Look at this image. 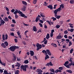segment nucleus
<instances>
[{
	"label": "nucleus",
	"mask_w": 74,
	"mask_h": 74,
	"mask_svg": "<svg viewBox=\"0 0 74 74\" xmlns=\"http://www.w3.org/2000/svg\"><path fill=\"white\" fill-rule=\"evenodd\" d=\"M29 68L28 65H22L21 66V68L23 69V71H27V68Z\"/></svg>",
	"instance_id": "nucleus-1"
},
{
	"label": "nucleus",
	"mask_w": 74,
	"mask_h": 74,
	"mask_svg": "<svg viewBox=\"0 0 74 74\" xmlns=\"http://www.w3.org/2000/svg\"><path fill=\"white\" fill-rule=\"evenodd\" d=\"M36 47H37V49H36V51H39L40 49H41L42 48L41 45L40 44L38 43H37V44L36 45Z\"/></svg>",
	"instance_id": "nucleus-2"
},
{
	"label": "nucleus",
	"mask_w": 74,
	"mask_h": 74,
	"mask_svg": "<svg viewBox=\"0 0 74 74\" xmlns=\"http://www.w3.org/2000/svg\"><path fill=\"white\" fill-rule=\"evenodd\" d=\"M8 49H10V51H14L15 50L14 46L10 47V48H8Z\"/></svg>",
	"instance_id": "nucleus-3"
},
{
	"label": "nucleus",
	"mask_w": 74,
	"mask_h": 74,
	"mask_svg": "<svg viewBox=\"0 0 74 74\" xmlns=\"http://www.w3.org/2000/svg\"><path fill=\"white\" fill-rule=\"evenodd\" d=\"M5 37L4 34H3V40H7L8 39V35L7 34L5 35Z\"/></svg>",
	"instance_id": "nucleus-4"
},
{
	"label": "nucleus",
	"mask_w": 74,
	"mask_h": 74,
	"mask_svg": "<svg viewBox=\"0 0 74 74\" xmlns=\"http://www.w3.org/2000/svg\"><path fill=\"white\" fill-rule=\"evenodd\" d=\"M20 12H21V11L19 10L16 9L14 13V14H16L17 13H18V14H20Z\"/></svg>",
	"instance_id": "nucleus-5"
},
{
	"label": "nucleus",
	"mask_w": 74,
	"mask_h": 74,
	"mask_svg": "<svg viewBox=\"0 0 74 74\" xmlns=\"http://www.w3.org/2000/svg\"><path fill=\"white\" fill-rule=\"evenodd\" d=\"M49 65L50 66H53V64H52L51 62H50L49 63H47V64H46V66H49Z\"/></svg>",
	"instance_id": "nucleus-6"
},
{
	"label": "nucleus",
	"mask_w": 74,
	"mask_h": 74,
	"mask_svg": "<svg viewBox=\"0 0 74 74\" xmlns=\"http://www.w3.org/2000/svg\"><path fill=\"white\" fill-rule=\"evenodd\" d=\"M12 55H13V57L14 58L13 59V60L14 61H15L16 59V58H17L16 56L14 53H13Z\"/></svg>",
	"instance_id": "nucleus-7"
},
{
	"label": "nucleus",
	"mask_w": 74,
	"mask_h": 74,
	"mask_svg": "<svg viewBox=\"0 0 74 74\" xmlns=\"http://www.w3.org/2000/svg\"><path fill=\"white\" fill-rule=\"evenodd\" d=\"M46 52H47V53L48 54V55H49L50 56L51 55V52L49 50V49H46Z\"/></svg>",
	"instance_id": "nucleus-8"
},
{
	"label": "nucleus",
	"mask_w": 74,
	"mask_h": 74,
	"mask_svg": "<svg viewBox=\"0 0 74 74\" xmlns=\"http://www.w3.org/2000/svg\"><path fill=\"white\" fill-rule=\"evenodd\" d=\"M3 20L5 22H8L9 21V19L7 17H5V18L3 19Z\"/></svg>",
	"instance_id": "nucleus-9"
},
{
	"label": "nucleus",
	"mask_w": 74,
	"mask_h": 74,
	"mask_svg": "<svg viewBox=\"0 0 74 74\" xmlns=\"http://www.w3.org/2000/svg\"><path fill=\"white\" fill-rule=\"evenodd\" d=\"M33 30L35 32H36L37 31V29L36 26H33Z\"/></svg>",
	"instance_id": "nucleus-10"
},
{
	"label": "nucleus",
	"mask_w": 74,
	"mask_h": 74,
	"mask_svg": "<svg viewBox=\"0 0 74 74\" xmlns=\"http://www.w3.org/2000/svg\"><path fill=\"white\" fill-rule=\"evenodd\" d=\"M36 72L39 73V72H43V71L41 70V69H38L37 70H36Z\"/></svg>",
	"instance_id": "nucleus-11"
},
{
	"label": "nucleus",
	"mask_w": 74,
	"mask_h": 74,
	"mask_svg": "<svg viewBox=\"0 0 74 74\" xmlns=\"http://www.w3.org/2000/svg\"><path fill=\"white\" fill-rule=\"evenodd\" d=\"M30 55L31 56H34V51H33L30 50Z\"/></svg>",
	"instance_id": "nucleus-12"
},
{
	"label": "nucleus",
	"mask_w": 74,
	"mask_h": 74,
	"mask_svg": "<svg viewBox=\"0 0 74 74\" xmlns=\"http://www.w3.org/2000/svg\"><path fill=\"white\" fill-rule=\"evenodd\" d=\"M0 63L2 65H3L4 66H5V63H3V62H1V60L0 59Z\"/></svg>",
	"instance_id": "nucleus-13"
},
{
	"label": "nucleus",
	"mask_w": 74,
	"mask_h": 74,
	"mask_svg": "<svg viewBox=\"0 0 74 74\" xmlns=\"http://www.w3.org/2000/svg\"><path fill=\"white\" fill-rule=\"evenodd\" d=\"M0 21L2 25H3V24L5 23V21L3 19H1Z\"/></svg>",
	"instance_id": "nucleus-14"
},
{
	"label": "nucleus",
	"mask_w": 74,
	"mask_h": 74,
	"mask_svg": "<svg viewBox=\"0 0 74 74\" xmlns=\"http://www.w3.org/2000/svg\"><path fill=\"white\" fill-rule=\"evenodd\" d=\"M40 16L42 17L45 18V15H44V13H40Z\"/></svg>",
	"instance_id": "nucleus-15"
},
{
	"label": "nucleus",
	"mask_w": 74,
	"mask_h": 74,
	"mask_svg": "<svg viewBox=\"0 0 74 74\" xmlns=\"http://www.w3.org/2000/svg\"><path fill=\"white\" fill-rule=\"evenodd\" d=\"M54 16L57 19H59L61 17V16H58L57 15H55Z\"/></svg>",
	"instance_id": "nucleus-16"
},
{
	"label": "nucleus",
	"mask_w": 74,
	"mask_h": 74,
	"mask_svg": "<svg viewBox=\"0 0 74 74\" xmlns=\"http://www.w3.org/2000/svg\"><path fill=\"white\" fill-rule=\"evenodd\" d=\"M66 71L71 74L72 73H73L72 71L70 69L67 70Z\"/></svg>",
	"instance_id": "nucleus-17"
},
{
	"label": "nucleus",
	"mask_w": 74,
	"mask_h": 74,
	"mask_svg": "<svg viewBox=\"0 0 74 74\" xmlns=\"http://www.w3.org/2000/svg\"><path fill=\"white\" fill-rule=\"evenodd\" d=\"M19 13V14L21 15V16L22 17H24L25 16V15L22 12H21Z\"/></svg>",
	"instance_id": "nucleus-18"
},
{
	"label": "nucleus",
	"mask_w": 74,
	"mask_h": 74,
	"mask_svg": "<svg viewBox=\"0 0 74 74\" xmlns=\"http://www.w3.org/2000/svg\"><path fill=\"white\" fill-rule=\"evenodd\" d=\"M1 46L2 47H3V48H6V46L5 45V44L4 43H2L1 44Z\"/></svg>",
	"instance_id": "nucleus-19"
},
{
	"label": "nucleus",
	"mask_w": 74,
	"mask_h": 74,
	"mask_svg": "<svg viewBox=\"0 0 74 74\" xmlns=\"http://www.w3.org/2000/svg\"><path fill=\"white\" fill-rule=\"evenodd\" d=\"M49 56L47 55L46 54V56H45V60H47L48 59H49Z\"/></svg>",
	"instance_id": "nucleus-20"
},
{
	"label": "nucleus",
	"mask_w": 74,
	"mask_h": 74,
	"mask_svg": "<svg viewBox=\"0 0 74 74\" xmlns=\"http://www.w3.org/2000/svg\"><path fill=\"white\" fill-rule=\"evenodd\" d=\"M47 7H48V8H49L50 10H52L53 9V6L52 5H49L48 6H47Z\"/></svg>",
	"instance_id": "nucleus-21"
},
{
	"label": "nucleus",
	"mask_w": 74,
	"mask_h": 74,
	"mask_svg": "<svg viewBox=\"0 0 74 74\" xmlns=\"http://www.w3.org/2000/svg\"><path fill=\"white\" fill-rule=\"evenodd\" d=\"M26 9V7L24 6L23 7V8H22V10L23 11H25Z\"/></svg>",
	"instance_id": "nucleus-22"
},
{
	"label": "nucleus",
	"mask_w": 74,
	"mask_h": 74,
	"mask_svg": "<svg viewBox=\"0 0 74 74\" xmlns=\"http://www.w3.org/2000/svg\"><path fill=\"white\" fill-rule=\"evenodd\" d=\"M54 14L55 15H57V14H58V11L56 9L55 10L54 12H53Z\"/></svg>",
	"instance_id": "nucleus-23"
},
{
	"label": "nucleus",
	"mask_w": 74,
	"mask_h": 74,
	"mask_svg": "<svg viewBox=\"0 0 74 74\" xmlns=\"http://www.w3.org/2000/svg\"><path fill=\"white\" fill-rule=\"evenodd\" d=\"M50 38L49 34H47V35H46V38L47 39H48Z\"/></svg>",
	"instance_id": "nucleus-24"
},
{
	"label": "nucleus",
	"mask_w": 74,
	"mask_h": 74,
	"mask_svg": "<svg viewBox=\"0 0 74 74\" xmlns=\"http://www.w3.org/2000/svg\"><path fill=\"white\" fill-rule=\"evenodd\" d=\"M62 38V36L61 35H58L57 37V38L58 39H61Z\"/></svg>",
	"instance_id": "nucleus-25"
},
{
	"label": "nucleus",
	"mask_w": 74,
	"mask_h": 74,
	"mask_svg": "<svg viewBox=\"0 0 74 74\" xmlns=\"http://www.w3.org/2000/svg\"><path fill=\"white\" fill-rule=\"evenodd\" d=\"M4 44L5 45V46L7 47L8 46V43L7 41H5L4 42Z\"/></svg>",
	"instance_id": "nucleus-26"
},
{
	"label": "nucleus",
	"mask_w": 74,
	"mask_h": 74,
	"mask_svg": "<svg viewBox=\"0 0 74 74\" xmlns=\"http://www.w3.org/2000/svg\"><path fill=\"white\" fill-rule=\"evenodd\" d=\"M69 25H70V27L71 28H73V24H72L71 23H69Z\"/></svg>",
	"instance_id": "nucleus-27"
},
{
	"label": "nucleus",
	"mask_w": 74,
	"mask_h": 74,
	"mask_svg": "<svg viewBox=\"0 0 74 74\" xmlns=\"http://www.w3.org/2000/svg\"><path fill=\"white\" fill-rule=\"evenodd\" d=\"M70 4H74V0H71L70 1Z\"/></svg>",
	"instance_id": "nucleus-28"
},
{
	"label": "nucleus",
	"mask_w": 74,
	"mask_h": 74,
	"mask_svg": "<svg viewBox=\"0 0 74 74\" xmlns=\"http://www.w3.org/2000/svg\"><path fill=\"white\" fill-rule=\"evenodd\" d=\"M22 3L23 4H24L25 5H26L27 4V3L25 1H22Z\"/></svg>",
	"instance_id": "nucleus-29"
},
{
	"label": "nucleus",
	"mask_w": 74,
	"mask_h": 74,
	"mask_svg": "<svg viewBox=\"0 0 74 74\" xmlns=\"http://www.w3.org/2000/svg\"><path fill=\"white\" fill-rule=\"evenodd\" d=\"M60 27V26L59 25H57L55 26V27L57 29H59Z\"/></svg>",
	"instance_id": "nucleus-30"
},
{
	"label": "nucleus",
	"mask_w": 74,
	"mask_h": 74,
	"mask_svg": "<svg viewBox=\"0 0 74 74\" xmlns=\"http://www.w3.org/2000/svg\"><path fill=\"white\" fill-rule=\"evenodd\" d=\"M15 66H18V67H20V64L19 63L17 62V64L15 65Z\"/></svg>",
	"instance_id": "nucleus-31"
},
{
	"label": "nucleus",
	"mask_w": 74,
	"mask_h": 74,
	"mask_svg": "<svg viewBox=\"0 0 74 74\" xmlns=\"http://www.w3.org/2000/svg\"><path fill=\"white\" fill-rule=\"evenodd\" d=\"M60 7L61 8V7L62 8H64V5L63 4H62L60 6Z\"/></svg>",
	"instance_id": "nucleus-32"
},
{
	"label": "nucleus",
	"mask_w": 74,
	"mask_h": 74,
	"mask_svg": "<svg viewBox=\"0 0 74 74\" xmlns=\"http://www.w3.org/2000/svg\"><path fill=\"white\" fill-rule=\"evenodd\" d=\"M50 71L52 72H53V73H55V71H54V70L53 69H50Z\"/></svg>",
	"instance_id": "nucleus-33"
},
{
	"label": "nucleus",
	"mask_w": 74,
	"mask_h": 74,
	"mask_svg": "<svg viewBox=\"0 0 74 74\" xmlns=\"http://www.w3.org/2000/svg\"><path fill=\"white\" fill-rule=\"evenodd\" d=\"M29 61L28 60H26L25 61L24 63L25 64H27L29 63Z\"/></svg>",
	"instance_id": "nucleus-34"
},
{
	"label": "nucleus",
	"mask_w": 74,
	"mask_h": 74,
	"mask_svg": "<svg viewBox=\"0 0 74 74\" xmlns=\"http://www.w3.org/2000/svg\"><path fill=\"white\" fill-rule=\"evenodd\" d=\"M19 71L18 70H16L15 72V74H19Z\"/></svg>",
	"instance_id": "nucleus-35"
},
{
	"label": "nucleus",
	"mask_w": 74,
	"mask_h": 74,
	"mask_svg": "<svg viewBox=\"0 0 74 74\" xmlns=\"http://www.w3.org/2000/svg\"><path fill=\"white\" fill-rule=\"evenodd\" d=\"M40 18H37L36 17V20H35V22H37L38 21L40 20Z\"/></svg>",
	"instance_id": "nucleus-36"
},
{
	"label": "nucleus",
	"mask_w": 74,
	"mask_h": 74,
	"mask_svg": "<svg viewBox=\"0 0 74 74\" xmlns=\"http://www.w3.org/2000/svg\"><path fill=\"white\" fill-rule=\"evenodd\" d=\"M8 73V72L7 71V70H4V72L3 73V74H7Z\"/></svg>",
	"instance_id": "nucleus-37"
},
{
	"label": "nucleus",
	"mask_w": 74,
	"mask_h": 74,
	"mask_svg": "<svg viewBox=\"0 0 74 74\" xmlns=\"http://www.w3.org/2000/svg\"><path fill=\"white\" fill-rule=\"evenodd\" d=\"M69 63V62L68 61H66L65 63L64 64V65L65 66V65L68 64Z\"/></svg>",
	"instance_id": "nucleus-38"
},
{
	"label": "nucleus",
	"mask_w": 74,
	"mask_h": 74,
	"mask_svg": "<svg viewBox=\"0 0 74 74\" xmlns=\"http://www.w3.org/2000/svg\"><path fill=\"white\" fill-rule=\"evenodd\" d=\"M51 19L53 20V21H55L56 20V18L54 17H53L51 18Z\"/></svg>",
	"instance_id": "nucleus-39"
},
{
	"label": "nucleus",
	"mask_w": 74,
	"mask_h": 74,
	"mask_svg": "<svg viewBox=\"0 0 74 74\" xmlns=\"http://www.w3.org/2000/svg\"><path fill=\"white\" fill-rule=\"evenodd\" d=\"M70 42V40L69 39H66V43H68Z\"/></svg>",
	"instance_id": "nucleus-40"
},
{
	"label": "nucleus",
	"mask_w": 74,
	"mask_h": 74,
	"mask_svg": "<svg viewBox=\"0 0 74 74\" xmlns=\"http://www.w3.org/2000/svg\"><path fill=\"white\" fill-rule=\"evenodd\" d=\"M64 66L66 68L68 69L70 68V66H69V65L68 64L65 65Z\"/></svg>",
	"instance_id": "nucleus-41"
},
{
	"label": "nucleus",
	"mask_w": 74,
	"mask_h": 74,
	"mask_svg": "<svg viewBox=\"0 0 74 74\" xmlns=\"http://www.w3.org/2000/svg\"><path fill=\"white\" fill-rule=\"evenodd\" d=\"M56 10L58 12V11H60V10H61V8H60V7L58 9Z\"/></svg>",
	"instance_id": "nucleus-42"
},
{
	"label": "nucleus",
	"mask_w": 74,
	"mask_h": 74,
	"mask_svg": "<svg viewBox=\"0 0 74 74\" xmlns=\"http://www.w3.org/2000/svg\"><path fill=\"white\" fill-rule=\"evenodd\" d=\"M64 34H67L68 33V32L67 30H66L65 31H64Z\"/></svg>",
	"instance_id": "nucleus-43"
},
{
	"label": "nucleus",
	"mask_w": 74,
	"mask_h": 74,
	"mask_svg": "<svg viewBox=\"0 0 74 74\" xmlns=\"http://www.w3.org/2000/svg\"><path fill=\"white\" fill-rule=\"evenodd\" d=\"M15 49H18L19 48V47L18 46H14Z\"/></svg>",
	"instance_id": "nucleus-44"
},
{
	"label": "nucleus",
	"mask_w": 74,
	"mask_h": 74,
	"mask_svg": "<svg viewBox=\"0 0 74 74\" xmlns=\"http://www.w3.org/2000/svg\"><path fill=\"white\" fill-rule=\"evenodd\" d=\"M42 53H45V54H47V52L46 51H45V50H43L42 51Z\"/></svg>",
	"instance_id": "nucleus-45"
},
{
	"label": "nucleus",
	"mask_w": 74,
	"mask_h": 74,
	"mask_svg": "<svg viewBox=\"0 0 74 74\" xmlns=\"http://www.w3.org/2000/svg\"><path fill=\"white\" fill-rule=\"evenodd\" d=\"M63 68L62 67H60L59 68V69L60 70H63Z\"/></svg>",
	"instance_id": "nucleus-46"
},
{
	"label": "nucleus",
	"mask_w": 74,
	"mask_h": 74,
	"mask_svg": "<svg viewBox=\"0 0 74 74\" xmlns=\"http://www.w3.org/2000/svg\"><path fill=\"white\" fill-rule=\"evenodd\" d=\"M73 49L72 48L71 50H70V53L71 54L73 52Z\"/></svg>",
	"instance_id": "nucleus-47"
},
{
	"label": "nucleus",
	"mask_w": 74,
	"mask_h": 74,
	"mask_svg": "<svg viewBox=\"0 0 74 74\" xmlns=\"http://www.w3.org/2000/svg\"><path fill=\"white\" fill-rule=\"evenodd\" d=\"M72 45V43L70 41L69 42V47H70Z\"/></svg>",
	"instance_id": "nucleus-48"
},
{
	"label": "nucleus",
	"mask_w": 74,
	"mask_h": 74,
	"mask_svg": "<svg viewBox=\"0 0 74 74\" xmlns=\"http://www.w3.org/2000/svg\"><path fill=\"white\" fill-rule=\"evenodd\" d=\"M15 18L16 19H17V18H18V15L17 14H15Z\"/></svg>",
	"instance_id": "nucleus-49"
},
{
	"label": "nucleus",
	"mask_w": 74,
	"mask_h": 74,
	"mask_svg": "<svg viewBox=\"0 0 74 74\" xmlns=\"http://www.w3.org/2000/svg\"><path fill=\"white\" fill-rule=\"evenodd\" d=\"M33 57H34V59H35V60H37L38 58L37 57V56H33Z\"/></svg>",
	"instance_id": "nucleus-50"
},
{
	"label": "nucleus",
	"mask_w": 74,
	"mask_h": 74,
	"mask_svg": "<svg viewBox=\"0 0 74 74\" xmlns=\"http://www.w3.org/2000/svg\"><path fill=\"white\" fill-rule=\"evenodd\" d=\"M36 2H37V1L34 0V1H33V4H36Z\"/></svg>",
	"instance_id": "nucleus-51"
},
{
	"label": "nucleus",
	"mask_w": 74,
	"mask_h": 74,
	"mask_svg": "<svg viewBox=\"0 0 74 74\" xmlns=\"http://www.w3.org/2000/svg\"><path fill=\"white\" fill-rule=\"evenodd\" d=\"M42 31V29H39V30H38V31L37 32V33H39L40 32H41Z\"/></svg>",
	"instance_id": "nucleus-52"
},
{
	"label": "nucleus",
	"mask_w": 74,
	"mask_h": 74,
	"mask_svg": "<svg viewBox=\"0 0 74 74\" xmlns=\"http://www.w3.org/2000/svg\"><path fill=\"white\" fill-rule=\"evenodd\" d=\"M74 30V29H71L70 32H73Z\"/></svg>",
	"instance_id": "nucleus-53"
},
{
	"label": "nucleus",
	"mask_w": 74,
	"mask_h": 74,
	"mask_svg": "<svg viewBox=\"0 0 74 74\" xmlns=\"http://www.w3.org/2000/svg\"><path fill=\"white\" fill-rule=\"evenodd\" d=\"M39 22L40 23H43V21L42 20H39Z\"/></svg>",
	"instance_id": "nucleus-54"
},
{
	"label": "nucleus",
	"mask_w": 74,
	"mask_h": 74,
	"mask_svg": "<svg viewBox=\"0 0 74 74\" xmlns=\"http://www.w3.org/2000/svg\"><path fill=\"white\" fill-rule=\"evenodd\" d=\"M12 23H14L15 24H16V21H15V20H14V19H12Z\"/></svg>",
	"instance_id": "nucleus-55"
},
{
	"label": "nucleus",
	"mask_w": 74,
	"mask_h": 74,
	"mask_svg": "<svg viewBox=\"0 0 74 74\" xmlns=\"http://www.w3.org/2000/svg\"><path fill=\"white\" fill-rule=\"evenodd\" d=\"M39 25H40V27H43V25L42 24L39 23Z\"/></svg>",
	"instance_id": "nucleus-56"
},
{
	"label": "nucleus",
	"mask_w": 74,
	"mask_h": 74,
	"mask_svg": "<svg viewBox=\"0 0 74 74\" xmlns=\"http://www.w3.org/2000/svg\"><path fill=\"white\" fill-rule=\"evenodd\" d=\"M72 59L71 58H70V59L69 60V61L71 62H72L73 60H72Z\"/></svg>",
	"instance_id": "nucleus-57"
},
{
	"label": "nucleus",
	"mask_w": 74,
	"mask_h": 74,
	"mask_svg": "<svg viewBox=\"0 0 74 74\" xmlns=\"http://www.w3.org/2000/svg\"><path fill=\"white\" fill-rule=\"evenodd\" d=\"M64 37L66 39L68 38V36L66 35H65L64 36Z\"/></svg>",
	"instance_id": "nucleus-58"
},
{
	"label": "nucleus",
	"mask_w": 74,
	"mask_h": 74,
	"mask_svg": "<svg viewBox=\"0 0 74 74\" xmlns=\"http://www.w3.org/2000/svg\"><path fill=\"white\" fill-rule=\"evenodd\" d=\"M54 32V30L53 29L51 31V34H53V33Z\"/></svg>",
	"instance_id": "nucleus-59"
},
{
	"label": "nucleus",
	"mask_w": 74,
	"mask_h": 74,
	"mask_svg": "<svg viewBox=\"0 0 74 74\" xmlns=\"http://www.w3.org/2000/svg\"><path fill=\"white\" fill-rule=\"evenodd\" d=\"M73 38L72 36H69L68 37V38L69 39H72Z\"/></svg>",
	"instance_id": "nucleus-60"
},
{
	"label": "nucleus",
	"mask_w": 74,
	"mask_h": 74,
	"mask_svg": "<svg viewBox=\"0 0 74 74\" xmlns=\"http://www.w3.org/2000/svg\"><path fill=\"white\" fill-rule=\"evenodd\" d=\"M63 21L62 20V21H61L60 22V24L61 25H62V24H63Z\"/></svg>",
	"instance_id": "nucleus-61"
},
{
	"label": "nucleus",
	"mask_w": 74,
	"mask_h": 74,
	"mask_svg": "<svg viewBox=\"0 0 74 74\" xmlns=\"http://www.w3.org/2000/svg\"><path fill=\"white\" fill-rule=\"evenodd\" d=\"M14 40L16 43H17L18 42V40L16 38H15Z\"/></svg>",
	"instance_id": "nucleus-62"
},
{
	"label": "nucleus",
	"mask_w": 74,
	"mask_h": 74,
	"mask_svg": "<svg viewBox=\"0 0 74 74\" xmlns=\"http://www.w3.org/2000/svg\"><path fill=\"white\" fill-rule=\"evenodd\" d=\"M11 35L12 36H14V34L13 32H12L11 34Z\"/></svg>",
	"instance_id": "nucleus-63"
},
{
	"label": "nucleus",
	"mask_w": 74,
	"mask_h": 74,
	"mask_svg": "<svg viewBox=\"0 0 74 74\" xmlns=\"http://www.w3.org/2000/svg\"><path fill=\"white\" fill-rule=\"evenodd\" d=\"M11 11L12 12H14L15 11V10L14 9H13L11 10Z\"/></svg>",
	"instance_id": "nucleus-64"
}]
</instances>
